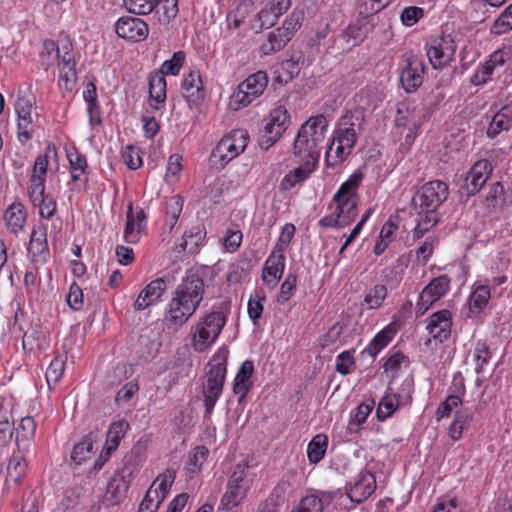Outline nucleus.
<instances>
[{"label":"nucleus","mask_w":512,"mask_h":512,"mask_svg":"<svg viewBox=\"0 0 512 512\" xmlns=\"http://www.w3.org/2000/svg\"><path fill=\"white\" fill-rule=\"evenodd\" d=\"M204 290L202 277L196 271H187L170 300L166 321L176 327L186 323L198 309L203 299Z\"/></svg>","instance_id":"f257e3e1"},{"label":"nucleus","mask_w":512,"mask_h":512,"mask_svg":"<svg viewBox=\"0 0 512 512\" xmlns=\"http://www.w3.org/2000/svg\"><path fill=\"white\" fill-rule=\"evenodd\" d=\"M327 127L328 121L323 114L310 117L298 130L293 145L294 154L303 159H310L315 166L320 157Z\"/></svg>","instance_id":"f03ea898"},{"label":"nucleus","mask_w":512,"mask_h":512,"mask_svg":"<svg viewBox=\"0 0 512 512\" xmlns=\"http://www.w3.org/2000/svg\"><path fill=\"white\" fill-rule=\"evenodd\" d=\"M202 383V395L205 407V414L210 415L222 394L226 374L227 359L214 356L208 364Z\"/></svg>","instance_id":"7ed1b4c3"},{"label":"nucleus","mask_w":512,"mask_h":512,"mask_svg":"<svg viewBox=\"0 0 512 512\" xmlns=\"http://www.w3.org/2000/svg\"><path fill=\"white\" fill-rule=\"evenodd\" d=\"M363 179L361 172H354L347 181H345L333 197L336 203V213L338 218L349 225L357 216V194L356 190Z\"/></svg>","instance_id":"20e7f679"},{"label":"nucleus","mask_w":512,"mask_h":512,"mask_svg":"<svg viewBox=\"0 0 512 512\" xmlns=\"http://www.w3.org/2000/svg\"><path fill=\"white\" fill-rule=\"evenodd\" d=\"M127 10L135 15L155 13L160 22L170 23L178 12V0H123Z\"/></svg>","instance_id":"39448f33"},{"label":"nucleus","mask_w":512,"mask_h":512,"mask_svg":"<svg viewBox=\"0 0 512 512\" xmlns=\"http://www.w3.org/2000/svg\"><path fill=\"white\" fill-rule=\"evenodd\" d=\"M448 185L441 180L425 183L412 197L411 205L414 211L423 209H438L448 198Z\"/></svg>","instance_id":"423d86ee"},{"label":"nucleus","mask_w":512,"mask_h":512,"mask_svg":"<svg viewBox=\"0 0 512 512\" xmlns=\"http://www.w3.org/2000/svg\"><path fill=\"white\" fill-rule=\"evenodd\" d=\"M230 301H222L213 307L206 315L202 325L198 328V342L202 346L213 343L226 324V317L230 313Z\"/></svg>","instance_id":"0eeeda50"},{"label":"nucleus","mask_w":512,"mask_h":512,"mask_svg":"<svg viewBox=\"0 0 512 512\" xmlns=\"http://www.w3.org/2000/svg\"><path fill=\"white\" fill-rule=\"evenodd\" d=\"M457 46L450 34L431 37L426 42V54L433 69L446 67L454 59Z\"/></svg>","instance_id":"6e6552de"},{"label":"nucleus","mask_w":512,"mask_h":512,"mask_svg":"<svg viewBox=\"0 0 512 512\" xmlns=\"http://www.w3.org/2000/svg\"><path fill=\"white\" fill-rule=\"evenodd\" d=\"M268 84L266 72L258 71L248 76L231 97V104L234 109H239L250 104L256 97L260 96Z\"/></svg>","instance_id":"1a4fd4ad"},{"label":"nucleus","mask_w":512,"mask_h":512,"mask_svg":"<svg viewBox=\"0 0 512 512\" xmlns=\"http://www.w3.org/2000/svg\"><path fill=\"white\" fill-rule=\"evenodd\" d=\"M365 125V113L362 109L348 111L339 119L336 136V142L346 144L348 149H353L358 135L363 131Z\"/></svg>","instance_id":"9d476101"},{"label":"nucleus","mask_w":512,"mask_h":512,"mask_svg":"<svg viewBox=\"0 0 512 512\" xmlns=\"http://www.w3.org/2000/svg\"><path fill=\"white\" fill-rule=\"evenodd\" d=\"M289 125L290 115L285 107L278 106L271 110L259 140L260 147L268 150L278 141Z\"/></svg>","instance_id":"9b49d317"},{"label":"nucleus","mask_w":512,"mask_h":512,"mask_svg":"<svg viewBox=\"0 0 512 512\" xmlns=\"http://www.w3.org/2000/svg\"><path fill=\"white\" fill-rule=\"evenodd\" d=\"M249 135L244 129L232 131L228 136L222 138L214 148L212 155L219 157L221 162L228 163L247 146Z\"/></svg>","instance_id":"f8f14e48"},{"label":"nucleus","mask_w":512,"mask_h":512,"mask_svg":"<svg viewBox=\"0 0 512 512\" xmlns=\"http://www.w3.org/2000/svg\"><path fill=\"white\" fill-rule=\"evenodd\" d=\"M126 463H128V460ZM132 474L133 469L125 464L108 482L103 503L107 506H115L122 503L127 496Z\"/></svg>","instance_id":"ddd939ff"},{"label":"nucleus","mask_w":512,"mask_h":512,"mask_svg":"<svg viewBox=\"0 0 512 512\" xmlns=\"http://www.w3.org/2000/svg\"><path fill=\"white\" fill-rule=\"evenodd\" d=\"M170 282V276H162L151 281L139 293L136 301L133 304L134 309L136 311H143L144 309L158 301L166 291Z\"/></svg>","instance_id":"4468645a"},{"label":"nucleus","mask_w":512,"mask_h":512,"mask_svg":"<svg viewBox=\"0 0 512 512\" xmlns=\"http://www.w3.org/2000/svg\"><path fill=\"white\" fill-rule=\"evenodd\" d=\"M491 171L492 166L488 160L477 161L468 172L462 189L467 195H475L486 183Z\"/></svg>","instance_id":"2eb2a0df"},{"label":"nucleus","mask_w":512,"mask_h":512,"mask_svg":"<svg viewBox=\"0 0 512 512\" xmlns=\"http://www.w3.org/2000/svg\"><path fill=\"white\" fill-rule=\"evenodd\" d=\"M116 33L124 39L141 41L148 35V25L140 18L121 17L116 22Z\"/></svg>","instance_id":"dca6fc26"},{"label":"nucleus","mask_w":512,"mask_h":512,"mask_svg":"<svg viewBox=\"0 0 512 512\" xmlns=\"http://www.w3.org/2000/svg\"><path fill=\"white\" fill-rule=\"evenodd\" d=\"M425 65L417 57H411L407 61V66L403 69L400 81L404 90L408 93L415 92L423 82Z\"/></svg>","instance_id":"f3484780"},{"label":"nucleus","mask_w":512,"mask_h":512,"mask_svg":"<svg viewBox=\"0 0 512 512\" xmlns=\"http://www.w3.org/2000/svg\"><path fill=\"white\" fill-rule=\"evenodd\" d=\"M376 489V479L373 473L362 471L356 479L354 485L348 492V497L352 502L362 503L370 497Z\"/></svg>","instance_id":"a211bd4d"},{"label":"nucleus","mask_w":512,"mask_h":512,"mask_svg":"<svg viewBox=\"0 0 512 512\" xmlns=\"http://www.w3.org/2000/svg\"><path fill=\"white\" fill-rule=\"evenodd\" d=\"M183 97L193 105H199L203 102L205 91L199 71H191L182 81L181 85Z\"/></svg>","instance_id":"6ab92c4d"},{"label":"nucleus","mask_w":512,"mask_h":512,"mask_svg":"<svg viewBox=\"0 0 512 512\" xmlns=\"http://www.w3.org/2000/svg\"><path fill=\"white\" fill-rule=\"evenodd\" d=\"M451 314L448 310H441L431 315L427 330L439 342L448 339L451 333Z\"/></svg>","instance_id":"aec40b11"},{"label":"nucleus","mask_w":512,"mask_h":512,"mask_svg":"<svg viewBox=\"0 0 512 512\" xmlns=\"http://www.w3.org/2000/svg\"><path fill=\"white\" fill-rule=\"evenodd\" d=\"M32 108V101L26 97L18 98L15 103V111L18 117V137L20 139L22 137H24L25 140L32 138V130L29 129V126L33 123L31 115Z\"/></svg>","instance_id":"412c9836"},{"label":"nucleus","mask_w":512,"mask_h":512,"mask_svg":"<svg viewBox=\"0 0 512 512\" xmlns=\"http://www.w3.org/2000/svg\"><path fill=\"white\" fill-rule=\"evenodd\" d=\"M253 371L254 365L251 360H245L237 371L233 385V392L234 394L239 395V403L245 399L251 389L252 383L250 382V378Z\"/></svg>","instance_id":"4be33fe9"},{"label":"nucleus","mask_w":512,"mask_h":512,"mask_svg":"<svg viewBox=\"0 0 512 512\" xmlns=\"http://www.w3.org/2000/svg\"><path fill=\"white\" fill-rule=\"evenodd\" d=\"M512 127V105L503 106L492 117L487 129L490 139L496 138L502 131H508Z\"/></svg>","instance_id":"5701e85b"},{"label":"nucleus","mask_w":512,"mask_h":512,"mask_svg":"<svg viewBox=\"0 0 512 512\" xmlns=\"http://www.w3.org/2000/svg\"><path fill=\"white\" fill-rule=\"evenodd\" d=\"M166 79L161 73L153 72L149 77V100L153 109L158 110L166 100Z\"/></svg>","instance_id":"b1692460"},{"label":"nucleus","mask_w":512,"mask_h":512,"mask_svg":"<svg viewBox=\"0 0 512 512\" xmlns=\"http://www.w3.org/2000/svg\"><path fill=\"white\" fill-rule=\"evenodd\" d=\"M28 252L33 257L48 253L47 226L45 224L39 223L34 226L30 237Z\"/></svg>","instance_id":"393cba45"},{"label":"nucleus","mask_w":512,"mask_h":512,"mask_svg":"<svg viewBox=\"0 0 512 512\" xmlns=\"http://www.w3.org/2000/svg\"><path fill=\"white\" fill-rule=\"evenodd\" d=\"M4 217L7 228L16 234L23 229L27 214L22 204L13 203L7 208Z\"/></svg>","instance_id":"a878e982"},{"label":"nucleus","mask_w":512,"mask_h":512,"mask_svg":"<svg viewBox=\"0 0 512 512\" xmlns=\"http://www.w3.org/2000/svg\"><path fill=\"white\" fill-rule=\"evenodd\" d=\"M284 267H285L284 254L275 253V250H273L263 267V270H262L263 280H266V274H268L269 276L274 278L273 282L275 285L276 282L282 277Z\"/></svg>","instance_id":"bb28decb"},{"label":"nucleus","mask_w":512,"mask_h":512,"mask_svg":"<svg viewBox=\"0 0 512 512\" xmlns=\"http://www.w3.org/2000/svg\"><path fill=\"white\" fill-rule=\"evenodd\" d=\"M284 30L277 28L276 30L268 34L267 41L260 47L261 52L264 55H270L283 49L286 44L291 40L289 39V33L285 34Z\"/></svg>","instance_id":"cd10ccee"},{"label":"nucleus","mask_w":512,"mask_h":512,"mask_svg":"<svg viewBox=\"0 0 512 512\" xmlns=\"http://www.w3.org/2000/svg\"><path fill=\"white\" fill-rule=\"evenodd\" d=\"M97 439V434L89 432L83 439L74 446L71 460L76 464H81L85 461L93 451V444Z\"/></svg>","instance_id":"c85d7f7f"},{"label":"nucleus","mask_w":512,"mask_h":512,"mask_svg":"<svg viewBox=\"0 0 512 512\" xmlns=\"http://www.w3.org/2000/svg\"><path fill=\"white\" fill-rule=\"evenodd\" d=\"M83 492L84 490L81 486L66 489L54 512H69L70 510H74L79 505Z\"/></svg>","instance_id":"c756f323"},{"label":"nucleus","mask_w":512,"mask_h":512,"mask_svg":"<svg viewBox=\"0 0 512 512\" xmlns=\"http://www.w3.org/2000/svg\"><path fill=\"white\" fill-rule=\"evenodd\" d=\"M310 164H312V161L307 159L303 166H299L287 174L280 184V189L283 191L291 189L296 184L305 180L315 167L312 165V168H309Z\"/></svg>","instance_id":"7c9ffc66"},{"label":"nucleus","mask_w":512,"mask_h":512,"mask_svg":"<svg viewBox=\"0 0 512 512\" xmlns=\"http://www.w3.org/2000/svg\"><path fill=\"white\" fill-rule=\"evenodd\" d=\"M328 437L324 434L315 435L307 447V456L311 463L317 464L325 455Z\"/></svg>","instance_id":"2f4dec72"},{"label":"nucleus","mask_w":512,"mask_h":512,"mask_svg":"<svg viewBox=\"0 0 512 512\" xmlns=\"http://www.w3.org/2000/svg\"><path fill=\"white\" fill-rule=\"evenodd\" d=\"M128 428L129 423L125 420L111 423L107 432L106 439V447H108V452L115 451L118 448L120 440L124 437Z\"/></svg>","instance_id":"473e14b6"},{"label":"nucleus","mask_w":512,"mask_h":512,"mask_svg":"<svg viewBox=\"0 0 512 512\" xmlns=\"http://www.w3.org/2000/svg\"><path fill=\"white\" fill-rule=\"evenodd\" d=\"M401 406L403 405L400 404L394 393L387 391L378 404L376 410L377 418L380 421H384Z\"/></svg>","instance_id":"72a5a7b5"},{"label":"nucleus","mask_w":512,"mask_h":512,"mask_svg":"<svg viewBox=\"0 0 512 512\" xmlns=\"http://www.w3.org/2000/svg\"><path fill=\"white\" fill-rule=\"evenodd\" d=\"M351 151L352 149H348L346 144L336 142V140L333 139L326 151L327 165L334 167L342 163Z\"/></svg>","instance_id":"f704fd0d"},{"label":"nucleus","mask_w":512,"mask_h":512,"mask_svg":"<svg viewBox=\"0 0 512 512\" xmlns=\"http://www.w3.org/2000/svg\"><path fill=\"white\" fill-rule=\"evenodd\" d=\"M206 236L205 228L201 225L193 226L189 231L185 232L183 236V243L180 244L183 250L189 245V252L194 253L197 248L202 244Z\"/></svg>","instance_id":"c9c22d12"},{"label":"nucleus","mask_w":512,"mask_h":512,"mask_svg":"<svg viewBox=\"0 0 512 512\" xmlns=\"http://www.w3.org/2000/svg\"><path fill=\"white\" fill-rule=\"evenodd\" d=\"M393 334L394 332L391 328L387 327L383 329L375 335L368 347L364 349L363 353H368L370 356L375 357L389 344L392 340Z\"/></svg>","instance_id":"e433bc0d"},{"label":"nucleus","mask_w":512,"mask_h":512,"mask_svg":"<svg viewBox=\"0 0 512 512\" xmlns=\"http://www.w3.org/2000/svg\"><path fill=\"white\" fill-rule=\"evenodd\" d=\"M65 370V358L63 356H55L50 362L46 370V381L51 389L52 384H57L63 376Z\"/></svg>","instance_id":"4c0bfd02"},{"label":"nucleus","mask_w":512,"mask_h":512,"mask_svg":"<svg viewBox=\"0 0 512 512\" xmlns=\"http://www.w3.org/2000/svg\"><path fill=\"white\" fill-rule=\"evenodd\" d=\"M510 30H512V3L493 22L490 32L495 35H502Z\"/></svg>","instance_id":"58836bf2"},{"label":"nucleus","mask_w":512,"mask_h":512,"mask_svg":"<svg viewBox=\"0 0 512 512\" xmlns=\"http://www.w3.org/2000/svg\"><path fill=\"white\" fill-rule=\"evenodd\" d=\"M490 289L487 285L477 286L470 295L469 305L472 311L480 312L488 303Z\"/></svg>","instance_id":"ea45409f"},{"label":"nucleus","mask_w":512,"mask_h":512,"mask_svg":"<svg viewBox=\"0 0 512 512\" xmlns=\"http://www.w3.org/2000/svg\"><path fill=\"white\" fill-rule=\"evenodd\" d=\"M25 462L24 458L20 455H13L7 466V477L6 481H13L18 484L21 481L22 476L25 473Z\"/></svg>","instance_id":"a19ab883"},{"label":"nucleus","mask_w":512,"mask_h":512,"mask_svg":"<svg viewBox=\"0 0 512 512\" xmlns=\"http://www.w3.org/2000/svg\"><path fill=\"white\" fill-rule=\"evenodd\" d=\"M389 0H359V16L363 19L377 14L390 4Z\"/></svg>","instance_id":"79ce46f5"},{"label":"nucleus","mask_w":512,"mask_h":512,"mask_svg":"<svg viewBox=\"0 0 512 512\" xmlns=\"http://www.w3.org/2000/svg\"><path fill=\"white\" fill-rule=\"evenodd\" d=\"M450 279L447 275H440L430 281L424 288L425 294L430 293L434 299L439 300L449 289Z\"/></svg>","instance_id":"37998d69"},{"label":"nucleus","mask_w":512,"mask_h":512,"mask_svg":"<svg viewBox=\"0 0 512 512\" xmlns=\"http://www.w3.org/2000/svg\"><path fill=\"white\" fill-rule=\"evenodd\" d=\"M185 57L186 55L183 51L174 52L171 59L163 62L161 69L157 73H161L164 77L165 75H177L185 61Z\"/></svg>","instance_id":"c03bdc74"},{"label":"nucleus","mask_w":512,"mask_h":512,"mask_svg":"<svg viewBox=\"0 0 512 512\" xmlns=\"http://www.w3.org/2000/svg\"><path fill=\"white\" fill-rule=\"evenodd\" d=\"M184 200L180 195L170 197L166 202V214L169 218L170 230L176 225L183 209Z\"/></svg>","instance_id":"a18cd8bd"},{"label":"nucleus","mask_w":512,"mask_h":512,"mask_svg":"<svg viewBox=\"0 0 512 512\" xmlns=\"http://www.w3.org/2000/svg\"><path fill=\"white\" fill-rule=\"evenodd\" d=\"M291 512H323V499L316 494L307 495Z\"/></svg>","instance_id":"49530a36"},{"label":"nucleus","mask_w":512,"mask_h":512,"mask_svg":"<svg viewBox=\"0 0 512 512\" xmlns=\"http://www.w3.org/2000/svg\"><path fill=\"white\" fill-rule=\"evenodd\" d=\"M208 449L205 446H197L186 462V470L189 474H195L200 471L201 466L208 455Z\"/></svg>","instance_id":"de8ad7c7"},{"label":"nucleus","mask_w":512,"mask_h":512,"mask_svg":"<svg viewBox=\"0 0 512 512\" xmlns=\"http://www.w3.org/2000/svg\"><path fill=\"white\" fill-rule=\"evenodd\" d=\"M245 497V490L243 488H235L234 486L227 487L225 494L221 499V507L230 510L237 506Z\"/></svg>","instance_id":"09e8293b"},{"label":"nucleus","mask_w":512,"mask_h":512,"mask_svg":"<svg viewBox=\"0 0 512 512\" xmlns=\"http://www.w3.org/2000/svg\"><path fill=\"white\" fill-rule=\"evenodd\" d=\"M135 224L134 212H133V204L129 203L127 215H126V225L124 229V240L127 243L135 244L139 241L138 228Z\"/></svg>","instance_id":"8fccbe9b"},{"label":"nucleus","mask_w":512,"mask_h":512,"mask_svg":"<svg viewBox=\"0 0 512 512\" xmlns=\"http://www.w3.org/2000/svg\"><path fill=\"white\" fill-rule=\"evenodd\" d=\"M266 299L265 293L263 291H256L253 296L250 297L248 301V316L256 324L257 320L261 317L263 313V304L262 302Z\"/></svg>","instance_id":"3c124183"},{"label":"nucleus","mask_w":512,"mask_h":512,"mask_svg":"<svg viewBox=\"0 0 512 512\" xmlns=\"http://www.w3.org/2000/svg\"><path fill=\"white\" fill-rule=\"evenodd\" d=\"M462 404V400L459 395L451 394L449 395L445 401H443L436 410V418L440 420L441 418L448 417L454 408H457Z\"/></svg>","instance_id":"603ef678"},{"label":"nucleus","mask_w":512,"mask_h":512,"mask_svg":"<svg viewBox=\"0 0 512 512\" xmlns=\"http://www.w3.org/2000/svg\"><path fill=\"white\" fill-rule=\"evenodd\" d=\"M76 81H77V74H76L75 68L71 69L70 67H68V69H60L59 70L58 85H59L60 89L71 92L76 85Z\"/></svg>","instance_id":"864d4df0"},{"label":"nucleus","mask_w":512,"mask_h":512,"mask_svg":"<svg viewBox=\"0 0 512 512\" xmlns=\"http://www.w3.org/2000/svg\"><path fill=\"white\" fill-rule=\"evenodd\" d=\"M295 231H296V228H295L294 224L287 223L284 225V227L282 228L281 234L278 238V241L273 248V250H275V253L284 254V249L291 242V240L295 234Z\"/></svg>","instance_id":"5fc2aeb1"},{"label":"nucleus","mask_w":512,"mask_h":512,"mask_svg":"<svg viewBox=\"0 0 512 512\" xmlns=\"http://www.w3.org/2000/svg\"><path fill=\"white\" fill-rule=\"evenodd\" d=\"M63 54H61L60 48H57L58 65L60 69H68V67L75 68V60L72 53V45L69 42H65L62 46Z\"/></svg>","instance_id":"6e6d98bb"},{"label":"nucleus","mask_w":512,"mask_h":512,"mask_svg":"<svg viewBox=\"0 0 512 512\" xmlns=\"http://www.w3.org/2000/svg\"><path fill=\"white\" fill-rule=\"evenodd\" d=\"M387 294V289L384 285H376L370 290L365 297V302L371 309L380 307Z\"/></svg>","instance_id":"4d7b16f0"},{"label":"nucleus","mask_w":512,"mask_h":512,"mask_svg":"<svg viewBox=\"0 0 512 512\" xmlns=\"http://www.w3.org/2000/svg\"><path fill=\"white\" fill-rule=\"evenodd\" d=\"M414 380L412 377L406 378L398 389V392L394 393L400 404L403 406L411 404L412 392H413Z\"/></svg>","instance_id":"13d9d810"},{"label":"nucleus","mask_w":512,"mask_h":512,"mask_svg":"<svg viewBox=\"0 0 512 512\" xmlns=\"http://www.w3.org/2000/svg\"><path fill=\"white\" fill-rule=\"evenodd\" d=\"M424 16V10L417 6L406 7L401 15L400 19L403 25L411 27L416 24Z\"/></svg>","instance_id":"bf43d9fd"},{"label":"nucleus","mask_w":512,"mask_h":512,"mask_svg":"<svg viewBox=\"0 0 512 512\" xmlns=\"http://www.w3.org/2000/svg\"><path fill=\"white\" fill-rule=\"evenodd\" d=\"M47 167H48L47 154L37 156V158L35 159V162H34V166H33L31 182H36L38 180V181H41L42 183H45Z\"/></svg>","instance_id":"052dcab7"},{"label":"nucleus","mask_w":512,"mask_h":512,"mask_svg":"<svg viewBox=\"0 0 512 512\" xmlns=\"http://www.w3.org/2000/svg\"><path fill=\"white\" fill-rule=\"evenodd\" d=\"M296 284L297 277L294 274H288L284 282L281 284L277 298L278 302L283 303L288 301L296 289Z\"/></svg>","instance_id":"680f3d73"},{"label":"nucleus","mask_w":512,"mask_h":512,"mask_svg":"<svg viewBox=\"0 0 512 512\" xmlns=\"http://www.w3.org/2000/svg\"><path fill=\"white\" fill-rule=\"evenodd\" d=\"M438 209H423V211H415L417 214V222L421 224L424 229L430 230L439 221Z\"/></svg>","instance_id":"e2e57ef3"},{"label":"nucleus","mask_w":512,"mask_h":512,"mask_svg":"<svg viewBox=\"0 0 512 512\" xmlns=\"http://www.w3.org/2000/svg\"><path fill=\"white\" fill-rule=\"evenodd\" d=\"M155 482L147 490L144 499L139 505L138 512H156L157 504L155 501V497H157V491L154 490Z\"/></svg>","instance_id":"0e129e2a"},{"label":"nucleus","mask_w":512,"mask_h":512,"mask_svg":"<svg viewBox=\"0 0 512 512\" xmlns=\"http://www.w3.org/2000/svg\"><path fill=\"white\" fill-rule=\"evenodd\" d=\"M374 406V401L371 403H361L355 412V415L353 419L349 422V429L352 430V426L356 425L359 426L362 423H364L368 417V415L371 413Z\"/></svg>","instance_id":"69168bd1"},{"label":"nucleus","mask_w":512,"mask_h":512,"mask_svg":"<svg viewBox=\"0 0 512 512\" xmlns=\"http://www.w3.org/2000/svg\"><path fill=\"white\" fill-rule=\"evenodd\" d=\"M68 305L75 311H78L83 306V292L82 289L76 283L70 286V290L67 296Z\"/></svg>","instance_id":"338daca9"},{"label":"nucleus","mask_w":512,"mask_h":512,"mask_svg":"<svg viewBox=\"0 0 512 512\" xmlns=\"http://www.w3.org/2000/svg\"><path fill=\"white\" fill-rule=\"evenodd\" d=\"M122 158L129 169L136 170L141 164L142 160L138 151L133 146H127L122 152Z\"/></svg>","instance_id":"774afa93"}]
</instances>
